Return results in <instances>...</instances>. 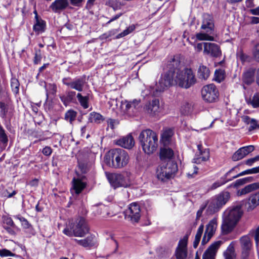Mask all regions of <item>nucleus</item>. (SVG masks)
I'll return each mask as SVG.
<instances>
[{
    "mask_svg": "<svg viewBox=\"0 0 259 259\" xmlns=\"http://www.w3.org/2000/svg\"><path fill=\"white\" fill-rule=\"evenodd\" d=\"M181 62L178 58L174 57L167 63L168 70L161 74L156 84V95L164 92L173 85L188 89L194 85L197 79L193 71L188 68L181 69Z\"/></svg>",
    "mask_w": 259,
    "mask_h": 259,
    "instance_id": "f257e3e1",
    "label": "nucleus"
},
{
    "mask_svg": "<svg viewBox=\"0 0 259 259\" xmlns=\"http://www.w3.org/2000/svg\"><path fill=\"white\" fill-rule=\"evenodd\" d=\"M258 205H259V191L250 196L247 207V211H252Z\"/></svg>",
    "mask_w": 259,
    "mask_h": 259,
    "instance_id": "393cba45",
    "label": "nucleus"
},
{
    "mask_svg": "<svg viewBox=\"0 0 259 259\" xmlns=\"http://www.w3.org/2000/svg\"><path fill=\"white\" fill-rule=\"evenodd\" d=\"M240 259H254L253 256L249 251H242L240 255Z\"/></svg>",
    "mask_w": 259,
    "mask_h": 259,
    "instance_id": "3c124183",
    "label": "nucleus"
},
{
    "mask_svg": "<svg viewBox=\"0 0 259 259\" xmlns=\"http://www.w3.org/2000/svg\"><path fill=\"white\" fill-rule=\"evenodd\" d=\"M239 165H236L234 167L232 168L230 170H229L227 172H226L225 175L221 177L220 180L215 182L211 186V189L214 190L217 189V188L223 185L226 184L228 182L230 181L229 179H227V177L228 176L233 172L236 168L238 167Z\"/></svg>",
    "mask_w": 259,
    "mask_h": 259,
    "instance_id": "6ab92c4d",
    "label": "nucleus"
},
{
    "mask_svg": "<svg viewBox=\"0 0 259 259\" xmlns=\"http://www.w3.org/2000/svg\"><path fill=\"white\" fill-rule=\"evenodd\" d=\"M3 228L7 231V232L11 234L14 235L15 234V229L16 228V226H5L3 227Z\"/></svg>",
    "mask_w": 259,
    "mask_h": 259,
    "instance_id": "680f3d73",
    "label": "nucleus"
},
{
    "mask_svg": "<svg viewBox=\"0 0 259 259\" xmlns=\"http://www.w3.org/2000/svg\"><path fill=\"white\" fill-rule=\"evenodd\" d=\"M239 58L242 62L248 61L249 57L245 54L240 53L239 54Z\"/></svg>",
    "mask_w": 259,
    "mask_h": 259,
    "instance_id": "774afa93",
    "label": "nucleus"
},
{
    "mask_svg": "<svg viewBox=\"0 0 259 259\" xmlns=\"http://www.w3.org/2000/svg\"><path fill=\"white\" fill-rule=\"evenodd\" d=\"M243 214L240 206H236L226 209L223 213L222 230L224 234L231 232Z\"/></svg>",
    "mask_w": 259,
    "mask_h": 259,
    "instance_id": "f03ea898",
    "label": "nucleus"
},
{
    "mask_svg": "<svg viewBox=\"0 0 259 259\" xmlns=\"http://www.w3.org/2000/svg\"><path fill=\"white\" fill-rule=\"evenodd\" d=\"M215 79L219 82L222 81L225 77V71L222 69H217L214 73Z\"/></svg>",
    "mask_w": 259,
    "mask_h": 259,
    "instance_id": "a19ab883",
    "label": "nucleus"
},
{
    "mask_svg": "<svg viewBox=\"0 0 259 259\" xmlns=\"http://www.w3.org/2000/svg\"><path fill=\"white\" fill-rule=\"evenodd\" d=\"M90 119L92 122L97 123H100L105 120L104 117L100 113L97 112H92L90 113Z\"/></svg>",
    "mask_w": 259,
    "mask_h": 259,
    "instance_id": "4c0bfd02",
    "label": "nucleus"
},
{
    "mask_svg": "<svg viewBox=\"0 0 259 259\" xmlns=\"http://www.w3.org/2000/svg\"><path fill=\"white\" fill-rule=\"evenodd\" d=\"M258 127L257 121L254 119H252L250 123V126L248 128L249 131H252Z\"/></svg>",
    "mask_w": 259,
    "mask_h": 259,
    "instance_id": "052dcab7",
    "label": "nucleus"
},
{
    "mask_svg": "<svg viewBox=\"0 0 259 259\" xmlns=\"http://www.w3.org/2000/svg\"><path fill=\"white\" fill-rule=\"evenodd\" d=\"M257 160H259V155H257L253 158L246 160L245 161V163L248 166H251L253 163H254Z\"/></svg>",
    "mask_w": 259,
    "mask_h": 259,
    "instance_id": "bf43d9fd",
    "label": "nucleus"
},
{
    "mask_svg": "<svg viewBox=\"0 0 259 259\" xmlns=\"http://www.w3.org/2000/svg\"><path fill=\"white\" fill-rule=\"evenodd\" d=\"M15 254L11 252L10 250L6 249H0V255L1 256H13Z\"/></svg>",
    "mask_w": 259,
    "mask_h": 259,
    "instance_id": "4d7b16f0",
    "label": "nucleus"
},
{
    "mask_svg": "<svg viewBox=\"0 0 259 259\" xmlns=\"http://www.w3.org/2000/svg\"><path fill=\"white\" fill-rule=\"evenodd\" d=\"M0 108L1 109V115L2 117L4 118L6 117L8 112V108L7 106L4 103L0 102Z\"/></svg>",
    "mask_w": 259,
    "mask_h": 259,
    "instance_id": "6e6d98bb",
    "label": "nucleus"
},
{
    "mask_svg": "<svg viewBox=\"0 0 259 259\" xmlns=\"http://www.w3.org/2000/svg\"><path fill=\"white\" fill-rule=\"evenodd\" d=\"M188 235H186L180 240L175 251L177 259H185L187 256V243Z\"/></svg>",
    "mask_w": 259,
    "mask_h": 259,
    "instance_id": "1a4fd4ad",
    "label": "nucleus"
},
{
    "mask_svg": "<svg viewBox=\"0 0 259 259\" xmlns=\"http://www.w3.org/2000/svg\"><path fill=\"white\" fill-rule=\"evenodd\" d=\"M0 141L4 144L7 143L8 141V137L5 133L4 129L1 125H0Z\"/></svg>",
    "mask_w": 259,
    "mask_h": 259,
    "instance_id": "8fccbe9b",
    "label": "nucleus"
},
{
    "mask_svg": "<svg viewBox=\"0 0 259 259\" xmlns=\"http://www.w3.org/2000/svg\"><path fill=\"white\" fill-rule=\"evenodd\" d=\"M204 205H206V207H207L206 213L209 215L214 214L222 208L221 206L213 197L210 199L207 203Z\"/></svg>",
    "mask_w": 259,
    "mask_h": 259,
    "instance_id": "aec40b11",
    "label": "nucleus"
},
{
    "mask_svg": "<svg viewBox=\"0 0 259 259\" xmlns=\"http://www.w3.org/2000/svg\"><path fill=\"white\" fill-rule=\"evenodd\" d=\"M139 140L143 150L147 154L153 153L158 147V136L150 129L142 131L139 136Z\"/></svg>",
    "mask_w": 259,
    "mask_h": 259,
    "instance_id": "7ed1b4c3",
    "label": "nucleus"
},
{
    "mask_svg": "<svg viewBox=\"0 0 259 259\" xmlns=\"http://www.w3.org/2000/svg\"><path fill=\"white\" fill-rule=\"evenodd\" d=\"M203 53L213 58H218L222 55V52L219 46L212 42L204 43Z\"/></svg>",
    "mask_w": 259,
    "mask_h": 259,
    "instance_id": "f8f14e48",
    "label": "nucleus"
},
{
    "mask_svg": "<svg viewBox=\"0 0 259 259\" xmlns=\"http://www.w3.org/2000/svg\"><path fill=\"white\" fill-rule=\"evenodd\" d=\"M258 189L259 182L253 183L248 185H246L243 188L239 190L237 192V195L238 196H241L242 195H245Z\"/></svg>",
    "mask_w": 259,
    "mask_h": 259,
    "instance_id": "bb28decb",
    "label": "nucleus"
},
{
    "mask_svg": "<svg viewBox=\"0 0 259 259\" xmlns=\"http://www.w3.org/2000/svg\"><path fill=\"white\" fill-rule=\"evenodd\" d=\"M223 255L225 259L236 258V253L233 242L228 246L227 249L224 252Z\"/></svg>",
    "mask_w": 259,
    "mask_h": 259,
    "instance_id": "f704fd0d",
    "label": "nucleus"
},
{
    "mask_svg": "<svg viewBox=\"0 0 259 259\" xmlns=\"http://www.w3.org/2000/svg\"><path fill=\"white\" fill-rule=\"evenodd\" d=\"M75 240L78 244L84 247H91L93 246L95 244V236L93 235L89 236L84 239H75Z\"/></svg>",
    "mask_w": 259,
    "mask_h": 259,
    "instance_id": "2f4dec72",
    "label": "nucleus"
},
{
    "mask_svg": "<svg viewBox=\"0 0 259 259\" xmlns=\"http://www.w3.org/2000/svg\"><path fill=\"white\" fill-rule=\"evenodd\" d=\"M254 149V146L249 145L242 147L236 151L232 155V159L234 161H237L242 159Z\"/></svg>",
    "mask_w": 259,
    "mask_h": 259,
    "instance_id": "f3484780",
    "label": "nucleus"
},
{
    "mask_svg": "<svg viewBox=\"0 0 259 259\" xmlns=\"http://www.w3.org/2000/svg\"><path fill=\"white\" fill-rule=\"evenodd\" d=\"M174 155L173 150L169 148L161 149L160 152V158L161 160L166 161L168 160H172Z\"/></svg>",
    "mask_w": 259,
    "mask_h": 259,
    "instance_id": "473e14b6",
    "label": "nucleus"
},
{
    "mask_svg": "<svg viewBox=\"0 0 259 259\" xmlns=\"http://www.w3.org/2000/svg\"><path fill=\"white\" fill-rule=\"evenodd\" d=\"M120 148L111 149L105 156V162L110 167L118 168V155Z\"/></svg>",
    "mask_w": 259,
    "mask_h": 259,
    "instance_id": "9b49d317",
    "label": "nucleus"
},
{
    "mask_svg": "<svg viewBox=\"0 0 259 259\" xmlns=\"http://www.w3.org/2000/svg\"><path fill=\"white\" fill-rule=\"evenodd\" d=\"M106 176L111 185L114 188L119 187H126L123 175L118 174H107Z\"/></svg>",
    "mask_w": 259,
    "mask_h": 259,
    "instance_id": "ddd939ff",
    "label": "nucleus"
},
{
    "mask_svg": "<svg viewBox=\"0 0 259 259\" xmlns=\"http://www.w3.org/2000/svg\"><path fill=\"white\" fill-rule=\"evenodd\" d=\"M204 226L203 225H201L197 231V233L195 237V239L193 243V246L194 248H196L200 242V239L202 236V234L203 232Z\"/></svg>",
    "mask_w": 259,
    "mask_h": 259,
    "instance_id": "e433bc0d",
    "label": "nucleus"
},
{
    "mask_svg": "<svg viewBox=\"0 0 259 259\" xmlns=\"http://www.w3.org/2000/svg\"><path fill=\"white\" fill-rule=\"evenodd\" d=\"M219 204L222 207L230 198V193L228 191H222L213 197Z\"/></svg>",
    "mask_w": 259,
    "mask_h": 259,
    "instance_id": "cd10ccee",
    "label": "nucleus"
},
{
    "mask_svg": "<svg viewBox=\"0 0 259 259\" xmlns=\"http://www.w3.org/2000/svg\"><path fill=\"white\" fill-rule=\"evenodd\" d=\"M78 166L82 173L85 174L89 170L87 164L83 162L78 163Z\"/></svg>",
    "mask_w": 259,
    "mask_h": 259,
    "instance_id": "13d9d810",
    "label": "nucleus"
},
{
    "mask_svg": "<svg viewBox=\"0 0 259 259\" xmlns=\"http://www.w3.org/2000/svg\"><path fill=\"white\" fill-rule=\"evenodd\" d=\"M251 104L253 108L259 107V93L254 95L251 102Z\"/></svg>",
    "mask_w": 259,
    "mask_h": 259,
    "instance_id": "603ef678",
    "label": "nucleus"
},
{
    "mask_svg": "<svg viewBox=\"0 0 259 259\" xmlns=\"http://www.w3.org/2000/svg\"><path fill=\"white\" fill-rule=\"evenodd\" d=\"M44 155L47 156L51 155L52 153V149L49 146H46L42 150Z\"/></svg>",
    "mask_w": 259,
    "mask_h": 259,
    "instance_id": "e2e57ef3",
    "label": "nucleus"
},
{
    "mask_svg": "<svg viewBox=\"0 0 259 259\" xmlns=\"http://www.w3.org/2000/svg\"><path fill=\"white\" fill-rule=\"evenodd\" d=\"M85 82V78L81 77L74 79L69 84H70L71 89H74L78 92H81L83 91Z\"/></svg>",
    "mask_w": 259,
    "mask_h": 259,
    "instance_id": "c85d7f7f",
    "label": "nucleus"
},
{
    "mask_svg": "<svg viewBox=\"0 0 259 259\" xmlns=\"http://www.w3.org/2000/svg\"><path fill=\"white\" fill-rule=\"evenodd\" d=\"M135 29V26L134 25H132L130 26L128 28H127L125 30H124L123 32L119 33L117 35V37H122L123 36H125L132 32H133Z\"/></svg>",
    "mask_w": 259,
    "mask_h": 259,
    "instance_id": "c03bdc74",
    "label": "nucleus"
},
{
    "mask_svg": "<svg viewBox=\"0 0 259 259\" xmlns=\"http://www.w3.org/2000/svg\"><path fill=\"white\" fill-rule=\"evenodd\" d=\"M72 183V192L75 193L76 195L79 194L87 186V184L83 182L81 180L75 178L73 179Z\"/></svg>",
    "mask_w": 259,
    "mask_h": 259,
    "instance_id": "4be33fe9",
    "label": "nucleus"
},
{
    "mask_svg": "<svg viewBox=\"0 0 259 259\" xmlns=\"http://www.w3.org/2000/svg\"><path fill=\"white\" fill-rule=\"evenodd\" d=\"M247 175L257 174L259 172V166L257 167H253L251 169H247Z\"/></svg>",
    "mask_w": 259,
    "mask_h": 259,
    "instance_id": "338daca9",
    "label": "nucleus"
},
{
    "mask_svg": "<svg viewBox=\"0 0 259 259\" xmlns=\"http://www.w3.org/2000/svg\"><path fill=\"white\" fill-rule=\"evenodd\" d=\"M173 135L172 131L170 129L165 130L163 133V137L166 139H169Z\"/></svg>",
    "mask_w": 259,
    "mask_h": 259,
    "instance_id": "69168bd1",
    "label": "nucleus"
},
{
    "mask_svg": "<svg viewBox=\"0 0 259 259\" xmlns=\"http://www.w3.org/2000/svg\"><path fill=\"white\" fill-rule=\"evenodd\" d=\"M45 89L46 91V101L48 99L49 94L55 95L57 92V87L55 84L49 83L46 84L45 83Z\"/></svg>",
    "mask_w": 259,
    "mask_h": 259,
    "instance_id": "58836bf2",
    "label": "nucleus"
},
{
    "mask_svg": "<svg viewBox=\"0 0 259 259\" xmlns=\"http://www.w3.org/2000/svg\"><path fill=\"white\" fill-rule=\"evenodd\" d=\"M77 115V112L73 110H69L65 114V119L69 121L70 123L75 119Z\"/></svg>",
    "mask_w": 259,
    "mask_h": 259,
    "instance_id": "ea45409f",
    "label": "nucleus"
},
{
    "mask_svg": "<svg viewBox=\"0 0 259 259\" xmlns=\"http://www.w3.org/2000/svg\"><path fill=\"white\" fill-rule=\"evenodd\" d=\"M46 28V23L41 19V18H37V16L34 17V22L33 26V31L37 34H39L44 32Z\"/></svg>",
    "mask_w": 259,
    "mask_h": 259,
    "instance_id": "412c9836",
    "label": "nucleus"
},
{
    "mask_svg": "<svg viewBox=\"0 0 259 259\" xmlns=\"http://www.w3.org/2000/svg\"><path fill=\"white\" fill-rule=\"evenodd\" d=\"M198 168L194 166L193 167L189 169V171L187 174V176L189 178H192L195 177V176L198 173Z\"/></svg>",
    "mask_w": 259,
    "mask_h": 259,
    "instance_id": "864d4df0",
    "label": "nucleus"
},
{
    "mask_svg": "<svg viewBox=\"0 0 259 259\" xmlns=\"http://www.w3.org/2000/svg\"><path fill=\"white\" fill-rule=\"evenodd\" d=\"M41 54L40 50H37L35 51V55L33 60V63L35 64H37L40 63L41 60Z\"/></svg>",
    "mask_w": 259,
    "mask_h": 259,
    "instance_id": "5fc2aeb1",
    "label": "nucleus"
},
{
    "mask_svg": "<svg viewBox=\"0 0 259 259\" xmlns=\"http://www.w3.org/2000/svg\"><path fill=\"white\" fill-rule=\"evenodd\" d=\"M245 184V183L244 179H243V178L237 180L235 182L232 183L231 184H230L228 187V188H230L233 187V188H237L239 187V186H242Z\"/></svg>",
    "mask_w": 259,
    "mask_h": 259,
    "instance_id": "de8ad7c7",
    "label": "nucleus"
},
{
    "mask_svg": "<svg viewBox=\"0 0 259 259\" xmlns=\"http://www.w3.org/2000/svg\"><path fill=\"white\" fill-rule=\"evenodd\" d=\"M201 29L203 30V32L196 34L197 39L209 41L214 40V37L211 35L213 34L214 23L213 18L211 15L208 14H204L203 15Z\"/></svg>",
    "mask_w": 259,
    "mask_h": 259,
    "instance_id": "20e7f679",
    "label": "nucleus"
},
{
    "mask_svg": "<svg viewBox=\"0 0 259 259\" xmlns=\"http://www.w3.org/2000/svg\"><path fill=\"white\" fill-rule=\"evenodd\" d=\"M198 152L196 154L193 162L200 164L202 162L208 160L209 158V151L208 149H203L200 144L197 145Z\"/></svg>",
    "mask_w": 259,
    "mask_h": 259,
    "instance_id": "2eb2a0df",
    "label": "nucleus"
},
{
    "mask_svg": "<svg viewBox=\"0 0 259 259\" xmlns=\"http://www.w3.org/2000/svg\"><path fill=\"white\" fill-rule=\"evenodd\" d=\"M3 227L5 226H15V224H14L13 221L11 219V218L7 216H4L3 217Z\"/></svg>",
    "mask_w": 259,
    "mask_h": 259,
    "instance_id": "37998d69",
    "label": "nucleus"
},
{
    "mask_svg": "<svg viewBox=\"0 0 259 259\" xmlns=\"http://www.w3.org/2000/svg\"><path fill=\"white\" fill-rule=\"evenodd\" d=\"M15 217L21 222L22 226L23 228L25 229H28L30 227V224L25 218L20 215H17Z\"/></svg>",
    "mask_w": 259,
    "mask_h": 259,
    "instance_id": "49530a36",
    "label": "nucleus"
},
{
    "mask_svg": "<svg viewBox=\"0 0 259 259\" xmlns=\"http://www.w3.org/2000/svg\"><path fill=\"white\" fill-rule=\"evenodd\" d=\"M255 69L254 68H250L245 71L242 76V80L244 83L246 84H251L254 80V74Z\"/></svg>",
    "mask_w": 259,
    "mask_h": 259,
    "instance_id": "a878e982",
    "label": "nucleus"
},
{
    "mask_svg": "<svg viewBox=\"0 0 259 259\" xmlns=\"http://www.w3.org/2000/svg\"><path fill=\"white\" fill-rule=\"evenodd\" d=\"M249 19V23L251 24H259V17L251 16L248 17Z\"/></svg>",
    "mask_w": 259,
    "mask_h": 259,
    "instance_id": "0e129e2a",
    "label": "nucleus"
},
{
    "mask_svg": "<svg viewBox=\"0 0 259 259\" xmlns=\"http://www.w3.org/2000/svg\"><path fill=\"white\" fill-rule=\"evenodd\" d=\"M241 245V249L242 251L251 250L252 247V243L250 238L247 236H243L240 239Z\"/></svg>",
    "mask_w": 259,
    "mask_h": 259,
    "instance_id": "72a5a7b5",
    "label": "nucleus"
},
{
    "mask_svg": "<svg viewBox=\"0 0 259 259\" xmlns=\"http://www.w3.org/2000/svg\"><path fill=\"white\" fill-rule=\"evenodd\" d=\"M116 144L126 149H132L135 145L134 139L131 134L117 140Z\"/></svg>",
    "mask_w": 259,
    "mask_h": 259,
    "instance_id": "a211bd4d",
    "label": "nucleus"
},
{
    "mask_svg": "<svg viewBox=\"0 0 259 259\" xmlns=\"http://www.w3.org/2000/svg\"><path fill=\"white\" fill-rule=\"evenodd\" d=\"M217 227V220L213 219L210 220L206 226V229L203 237L201 245L206 244L212 237L215 233Z\"/></svg>",
    "mask_w": 259,
    "mask_h": 259,
    "instance_id": "9d476101",
    "label": "nucleus"
},
{
    "mask_svg": "<svg viewBox=\"0 0 259 259\" xmlns=\"http://www.w3.org/2000/svg\"><path fill=\"white\" fill-rule=\"evenodd\" d=\"M201 95L204 101L212 103L218 100L219 93L214 84H209L203 87L201 90Z\"/></svg>",
    "mask_w": 259,
    "mask_h": 259,
    "instance_id": "0eeeda50",
    "label": "nucleus"
},
{
    "mask_svg": "<svg viewBox=\"0 0 259 259\" xmlns=\"http://www.w3.org/2000/svg\"><path fill=\"white\" fill-rule=\"evenodd\" d=\"M11 85L12 91L16 94L18 93L19 82L16 78H12L11 79Z\"/></svg>",
    "mask_w": 259,
    "mask_h": 259,
    "instance_id": "a18cd8bd",
    "label": "nucleus"
},
{
    "mask_svg": "<svg viewBox=\"0 0 259 259\" xmlns=\"http://www.w3.org/2000/svg\"><path fill=\"white\" fill-rule=\"evenodd\" d=\"M77 100L80 106L83 109H87L89 107V95L82 96L81 93H77L76 95Z\"/></svg>",
    "mask_w": 259,
    "mask_h": 259,
    "instance_id": "c9c22d12",
    "label": "nucleus"
},
{
    "mask_svg": "<svg viewBox=\"0 0 259 259\" xmlns=\"http://www.w3.org/2000/svg\"><path fill=\"white\" fill-rule=\"evenodd\" d=\"M178 170L177 163L174 160H168L164 161L158 167L156 171L157 178L164 181L175 176Z\"/></svg>",
    "mask_w": 259,
    "mask_h": 259,
    "instance_id": "423d86ee",
    "label": "nucleus"
},
{
    "mask_svg": "<svg viewBox=\"0 0 259 259\" xmlns=\"http://www.w3.org/2000/svg\"><path fill=\"white\" fill-rule=\"evenodd\" d=\"M210 71L208 67L201 64L198 68L197 75L199 79L201 80H206L210 76Z\"/></svg>",
    "mask_w": 259,
    "mask_h": 259,
    "instance_id": "7c9ffc66",
    "label": "nucleus"
},
{
    "mask_svg": "<svg viewBox=\"0 0 259 259\" xmlns=\"http://www.w3.org/2000/svg\"><path fill=\"white\" fill-rule=\"evenodd\" d=\"M192 105L190 103L185 102L181 107V110L183 114H187L189 113L191 109Z\"/></svg>",
    "mask_w": 259,
    "mask_h": 259,
    "instance_id": "09e8293b",
    "label": "nucleus"
},
{
    "mask_svg": "<svg viewBox=\"0 0 259 259\" xmlns=\"http://www.w3.org/2000/svg\"><path fill=\"white\" fill-rule=\"evenodd\" d=\"M118 159V168H120L127 164L130 157L128 153L124 150L120 148Z\"/></svg>",
    "mask_w": 259,
    "mask_h": 259,
    "instance_id": "b1692460",
    "label": "nucleus"
},
{
    "mask_svg": "<svg viewBox=\"0 0 259 259\" xmlns=\"http://www.w3.org/2000/svg\"><path fill=\"white\" fill-rule=\"evenodd\" d=\"M223 243V241L222 240L212 243L203 254L202 259H215L217 252Z\"/></svg>",
    "mask_w": 259,
    "mask_h": 259,
    "instance_id": "4468645a",
    "label": "nucleus"
},
{
    "mask_svg": "<svg viewBox=\"0 0 259 259\" xmlns=\"http://www.w3.org/2000/svg\"><path fill=\"white\" fill-rule=\"evenodd\" d=\"M76 93L74 91H68L66 93V95H62L60 96V99L63 102V104L67 106L71 102H74Z\"/></svg>",
    "mask_w": 259,
    "mask_h": 259,
    "instance_id": "c756f323",
    "label": "nucleus"
},
{
    "mask_svg": "<svg viewBox=\"0 0 259 259\" xmlns=\"http://www.w3.org/2000/svg\"><path fill=\"white\" fill-rule=\"evenodd\" d=\"M145 112L150 116H155L159 112V101L153 99L147 103L144 107Z\"/></svg>",
    "mask_w": 259,
    "mask_h": 259,
    "instance_id": "dca6fc26",
    "label": "nucleus"
},
{
    "mask_svg": "<svg viewBox=\"0 0 259 259\" xmlns=\"http://www.w3.org/2000/svg\"><path fill=\"white\" fill-rule=\"evenodd\" d=\"M140 205L136 202L131 203L125 211V218L132 223H138L141 218Z\"/></svg>",
    "mask_w": 259,
    "mask_h": 259,
    "instance_id": "6e6552de",
    "label": "nucleus"
},
{
    "mask_svg": "<svg viewBox=\"0 0 259 259\" xmlns=\"http://www.w3.org/2000/svg\"><path fill=\"white\" fill-rule=\"evenodd\" d=\"M89 231V228L85 220L82 217L77 219L71 223L70 228H65L63 232L68 236L83 237Z\"/></svg>",
    "mask_w": 259,
    "mask_h": 259,
    "instance_id": "39448f33",
    "label": "nucleus"
},
{
    "mask_svg": "<svg viewBox=\"0 0 259 259\" xmlns=\"http://www.w3.org/2000/svg\"><path fill=\"white\" fill-rule=\"evenodd\" d=\"M252 54L254 60L259 63V43L254 46L252 50Z\"/></svg>",
    "mask_w": 259,
    "mask_h": 259,
    "instance_id": "79ce46f5",
    "label": "nucleus"
},
{
    "mask_svg": "<svg viewBox=\"0 0 259 259\" xmlns=\"http://www.w3.org/2000/svg\"><path fill=\"white\" fill-rule=\"evenodd\" d=\"M68 0H56L50 6V8L55 13L60 12L68 6Z\"/></svg>",
    "mask_w": 259,
    "mask_h": 259,
    "instance_id": "5701e85b",
    "label": "nucleus"
}]
</instances>
